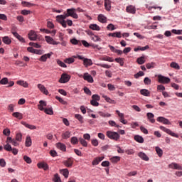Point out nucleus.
Returning <instances> with one entry per match:
<instances>
[{
	"mask_svg": "<svg viewBox=\"0 0 182 182\" xmlns=\"http://www.w3.org/2000/svg\"><path fill=\"white\" fill-rule=\"evenodd\" d=\"M52 55H53V53L44 54L39 58V60H41V62H46L48 58L50 59V56H52Z\"/></svg>",
	"mask_w": 182,
	"mask_h": 182,
	"instance_id": "nucleus-11",
	"label": "nucleus"
},
{
	"mask_svg": "<svg viewBox=\"0 0 182 182\" xmlns=\"http://www.w3.org/2000/svg\"><path fill=\"white\" fill-rule=\"evenodd\" d=\"M75 118L80 122V123H83V117L80 114H75Z\"/></svg>",
	"mask_w": 182,
	"mask_h": 182,
	"instance_id": "nucleus-41",
	"label": "nucleus"
},
{
	"mask_svg": "<svg viewBox=\"0 0 182 182\" xmlns=\"http://www.w3.org/2000/svg\"><path fill=\"white\" fill-rule=\"evenodd\" d=\"M17 85H19L20 86H23V87H28L29 84L26 82V81L23 80H18L16 82Z\"/></svg>",
	"mask_w": 182,
	"mask_h": 182,
	"instance_id": "nucleus-31",
	"label": "nucleus"
},
{
	"mask_svg": "<svg viewBox=\"0 0 182 182\" xmlns=\"http://www.w3.org/2000/svg\"><path fill=\"white\" fill-rule=\"evenodd\" d=\"M114 60L115 62H117V63H119L120 66L124 65V58H115Z\"/></svg>",
	"mask_w": 182,
	"mask_h": 182,
	"instance_id": "nucleus-38",
	"label": "nucleus"
},
{
	"mask_svg": "<svg viewBox=\"0 0 182 182\" xmlns=\"http://www.w3.org/2000/svg\"><path fill=\"white\" fill-rule=\"evenodd\" d=\"M134 139L135 141H137V143H144V139H143L140 135L134 136Z\"/></svg>",
	"mask_w": 182,
	"mask_h": 182,
	"instance_id": "nucleus-26",
	"label": "nucleus"
},
{
	"mask_svg": "<svg viewBox=\"0 0 182 182\" xmlns=\"http://www.w3.org/2000/svg\"><path fill=\"white\" fill-rule=\"evenodd\" d=\"M23 160L24 161H26V163H27L28 164H31V163H32V159H31V158L26 155H25L23 156Z\"/></svg>",
	"mask_w": 182,
	"mask_h": 182,
	"instance_id": "nucleus-52",
	"label": "nucleus"
},
{
	"mask_svg": "<svg viewBox=\"0 0 182 182\" xmlns=\"http://www.w3.org/2000/svg\"><path fill=\"white\" fill-rule=\"evenodd\" d=\"M146 117L151 123H156V119H154V114L151 112H148L146 114Z\"/></svg>",
	"mask_w": 182,
	"mask_h": 182,
	"instance_id": "nucleus-14",
	"label": "nucleus"
},
{
	"mask_svg": "<svg viewBox=\"0 0 182 182\" xmlns=\"http://www.w3.org/2000/svg\"><path fill=\"white\" fill-rule=\"evenodd\" d=\"M56 147L58 148L59 150H61L62 151H65L66 150V145L60 142L56 144Z\"/></svg>",
	"mask_w": 182,
	"mask_h": 182,
	"instance_id": "nucleus-22",
	"label": "nucleus"
},
{
	"mask_svg": "<svg viewBox=\"0 0 182 182\" xmlns=\"http://www.w3.org/2000/svg\"><path fill=\"white\" fill-rule=\"evenodd\" d=\"M55 99L56 100H58V102H60V103H61L62 105H68V102L63 100V99H62V97L59 96H55Z\"/></svg>",
	"mask_w": 182,
	"mask_h": 182,
	"instance_id": "nucleus-48",
	"label": "nucleus"
},
{
	"mask_svg": "<svg viewBox=\"0 0 182 182\" xmlns=\"http://www.w3.org/2000/svg\"><path fill=\"white\" fill-rule=\"evenodd\" d=\"M105 8L106 11H110V9H112L110 0H105Z\"/></svg>",
	"mask_w": 182,
	"mask_h": 182,
	"instance_id": "nucleus-23",
	"label": "nucleus"
},
{
	"mask_svg": "<svg viewBox=\"0 0 182 182\" xmlns=\"http://www.w3.org/2000/svg\"><path fill=\"white\" fill-rule=\"evenodd\" d=\"M155 150H156L159 157H161V156H163V150L161 149H160V147L156 146L155 148Z\"/></svg>",
	"mask_w": 182,
	"mask_h": 182,
	"instance_id": "nucleus-45",
	"label": "nucleus"
},
{
	"mask_svg": "<svg viewBox=\"0 0 182 182\" xmlns=\"http://www.w3.org/2000/svg\"><path fill=\"white\" fill-rule=\"evenodd\" d=\"M138 156L141 159V160H144V161H149V156L144 152H139L138 153Z\"/></svg>",
	"mask_w": 182,
	"mask_h": 182,
	"instance_id": "nucleus-18",
	"label": "nucleus"
},
{
	"mask_svg": "<svg viewBox=\"0 0 182 182\" xmlns=\"http://www.w3.org/2000/svg\"><path fill=\"white\" fill-rule=\"evenodd\" d=\"M16 140L17 141H21L22 140V134L21 133H18L16 135Z\"/></svg>",
	"mask_w": 182,
	"mask_h": 182,
	"instance_id": "nucleus-62",
	"label": "nucleus"
},
{
	"mask_svg": "<svg viewBox=\"0 0 182 182\" xmlns=\"http://www.w3.org/2000/svg\"><path fill=\"white\" fill-rule=\"evenodd\" d=\"M97 66H100V68H104L105 69H110V68H112V65L102 63L97 64Z\"/></svg>",
	"mask_w": 182,
	"mask_h": 182,
	"instance_id": "nucleus-51",
	"label": "nucleus"
},
{
	"mask_svg": "<svg viewBox=\"0 0 182 182\" xmlns=\"http://www.w3.org/2000/svg\"><path fill=\"white\" fill-rule=\"evenodd\" d=\"M8 83H9L8 77H4L0 80V85H8Z\"/></svg>",
	"mask_w": 182,
	"mask_h": 182,
	"instance_id": "nucleus-49",
	"label": "nucleus"
},
{
	"mask_svg": "<svg viewBox=\"0 0 182 182\" xmlns=\"http://www.w3.org/2000/svg\"><path fill=\"white\" fill-rule=\"evenodd\" d=\"M89 28L92 31H100V27L98 26L97 24H90Z\"/></svg>",
	"mask_w": 182,
	"mask_h": 182,
	"instance_id": "nucleus-37",
	"label": "nucleus"
},
{
	"mask_svg": "<svg viewBox=\"0 0 182 182\" xmlns=\"http://www.w3.org/2000/svg\"><path fill=\"white\" fill-rule=\"evenodd\" d=\"M84 80H86L88 83H93L94 82L93 77L87 73H84Z\"/></svg>",
	"mask_w": 182,
	"mask_h": 182,
	"instance_id": "nucleus-10",
	"label": "nucleus"
},
{
	"mask_svg": "<svg viewBox=\"0 0 182 182\" xmlns=\"http://www.w3.org/2000/svg\"><path fill=\"white\" fill-rule=\"evenodd\" d=\"M126 11L128 14H136V7L132 5L128 6L126 8Z\"/></svg>",
	"mask_w": 182,
	"mask_h": 182,
	"instance_id": "nucleus-13",
	"label": "nucleus"
},
{
	"mask_svg": "<svg viewBox=\"0 0 182 182\" xmlns=\"http://www.w3.org/2000/svg\"><path fill=\"white\" fill-rule=\"evenodd\" d=\"M158 82H159V83H164V84L170 83V78L163 76L161 75H158Z\"/></svg>",
	"mask_w": 182,
	"mask_h": 182,
	"instance_id": "nucleus-5",
	"label": "nucleus"
},
{
	"mask_svg": "<svg viewBox=\"0 0 182 182\" xmlns=\"http://www.w3.org/2000/svg\"><path fill=\"white\" fill-rule=\"evenodd\" d=\"M70 137V132L69 131H66L62 134V139L65 140L69 139Z\"/></svg>",
	"mask_w": 182,
	"mask_h": 182,
	"instance_id": "nucleus-36",
	"label": "nucleus"
},
{
	"mask_svg": "<svg viewBox=\"0 0 182 182\" xmlns=\"http://www.w3.org/2000/svg\"><path fill=\"white\" fill-rule=\"evenodd\" d=\"M140 76H144V73L143 71H139L138 73L134 75L135 79H139Z\"/></svg>",
	"mask_w": 182,
	"mask_h": 182,
	"instance_id": "nucleus-57",
	"label": "nucleus"
},
{
	"mask_svg": "<svg viewBox=\"0 0 182 182\" xmlns=\"http://www.w3.org/2000/svg\"><path fill=\"white\" fill-rule=\"evenodd\" d=\"M101 60H105V62H114V60L109 56L105 55L100 58Z\"/></svg>",
	"mask_w": 182,
	"mask_h": 182,
	"instance_id": "nucleus-32",
	"label": "nucleus"
},
{
	"mask_svg": "<svg viewBox=\"0 0 182 182\" xmlns=\"http://www.w3.org/2000/svg\"><path fill=\"white\" fill-rule=\"evenodd\" d=\"M70 42L73 45H78V46H82V43L80 42V41L76 38L71 39Z\"/></svg>",
	"mask_w": 182,
	"mask_h": 182,
	"instance_id": "nucleus-34",
	"label": "nucleus"
},
{
	"mask_svg": "<svg viewBox=\"0 0 182 182\" xmlns=\"http://www.w3.org/2000/svg\"><path fill=\"white\" fill-rule=\"evenodd\" d=\"M98 21H99V22H101L102 23H106V22L107 21V18H106V16H105V15L100 14L98 16Z\"/></svg>",
	"mask_w": 182,
	"mask_h": 182,
	"instance_id": "nucleus-20",
	"label": "nucleus"
},
{
	"mask_svg": "<svg viewBox=\"0 0 182 182\" xmlns=\"http://www.w3.org/2000/svg\"><path fill=\"white\" fill-rule=\"evenodd\" d=\"M144 85H151V80L150 78L146 77L144 80Z\"/></svg>",
	"mask_w": 182,
	"mask_h": 182,
	"instance_id": "nucleus-59",
	"label": "nucleus"
},
{
	"mask_svg": "<svg viewBox=\"0 0 182 182\" xmlns=\"http://www.w3.org/2000/svg\"><path fill=\"white\" fill-rule=\"evenodd\" d=\"M156 66V63H149L146 64L147 69H152Z\"/></svg>",
	"mask_w": 182,
	"mask_h": 182,
	"instance_id": "nucleus-55",
	"label": "nucleus"
},
{
	"mask_svg": "<svg viewBox=\"0 0 182 182\" xmlns=\"http://www.w3.org/2000/svg\"><path fill=\"white\" fill-rule=\"evenodd\" d=\"M12 116L16 119H18L19 120H22V119H23V114L20 112H14Z\"/></svg>",
	"mask_w": 182,
	"mask_h": 182,
	"instance_id": "nucleus-25",
	"label": "nucleus"
},
{
	"mask_svg": "<svg viewBox=\"0 0 182 182\" xmlns=\"http://www.w3.org/2000/svg\"><path fill=\"white\" fill-rule=\"evenodd\" d=\"M102 97L107 102V103H111L112 105H115L116 101L111 100L110 97H107V95H102Z\"/></svg>",
	"mask_w": 182,
	"mask_h": 182,
	"instance_id": "nucleus-27",
	"label": "nucleus"
},
{
	"mask_svg": "<svg viewBox=\"0 0 182 182\" xmlns=\"http://www.w3.org/2000/svg\"><path fill=\"white\" fill-rule=\"evenodd\" d=\"M21 124H23V126H25V127H26L27 129H30V130H36V127L35 125H31L26 122H21Z\"/></svg>",
	"mask_w": 182,
	"mask_h": 182,
	"instance_id": "nucleus-17",
	"label": "nucleus"
},
{
	"mask_svg": "<svg viewBox=\"0 0 182 182\" xmlns=\"http://www.w3.org/2000/svg\"><path fill=\"white\" fill-rule=\"evenodd\" d=\"M44 112H46V114H49L50 116H52L53 114V109L52 107L50 108H46L43 109Z\"/></svg>",
	"mask_w": 182,
	"mask_h": 182,
	"instance_id": "nucleus-39",
	"label": "nucleus"
},
{
	"mask_svg": "<svg viewBox=\"0 0 182 182\" xmlns=\"http://www.w3.org/2000/svg\"><path fill=\"white\" fill-rule=\"evenodd\" d=\"M106 136H108V138L111 140H114L115 141H118V140H120V134L115 132L107 131L106 132Z\"/></svg>",
	"mask_w": 182,
	"mask_h": 182,
	"instance_id": "nucleus-1",
	"label": "nucleus"
},
{
	"mask_svg": "<svg viewBox=\"0 0 182 182\" xmlns=\"http://www.w3.org/2000/svg\"><path fill=\"white\" fill-rule=\"evenodd\" d=\"M2 41L6 45H11V43H12V41L8 36L3 37Z\"/></svg>",
	"mask_w": 182,
	"mask_h": 182,
	"instance_id": "nucleus-30",
	"label": "nucleus"
},
{
	"mask_svg": "<svg viewBox=\"0 0 182 182\" xmlns=\"http://www.w3.org/2000/svg\"><path fill=\"white\" fill-rule=\"evenodd\" d=\"M75 12H76L75 9H67V14H68V16H72V18H74V19H77V18H79V16H77V14Z\"/></svg>",
	"mask_w": 182,
	"mask_h": 182,
	"instance_id": "nucleus-4",
	"label": "nucleus"
},
{
	"mask_svg": "<svg viewBox=\"0 0 182 182\" xmlns=\"http://www.w3.org/2000/svg\"><path fill=\"white\" fill-rule=\"evenodd\" d=\"M159 129L164 132L165 133H167V134L172 136V137H176V139H178V134L171 132L169 129H167L163 126H160Z\"/></svg>",
	"mask_w": 182,
	"mask_h": 182,
	"instance_id": "nucleus-2",
	"label": "nucleus"
},
{
	"mask_svg": "<svg viewBox=\"0 0 182 182\" xmlns=\"http://www.w3.org/2000/svg\"><path fill=\"white\" fill-rule=\"evenodd\" d=\"M14 36H15V38H16L17 39H18V41H20V42H25V38H23L22 36H21V35H18V33H14Z\"/></svg>",
	"mask_w": 182,
	"mask_h": 182,
	"instance_id": "nucleus-43",
	"label": "nucleus"
},
{
	"mask_svg": "<svg viewBox=\"0 0 182 182\" xmlns=\"http://www.w3.org/2000/svg\"><path fill=\"white\" fill-rule=\"evenodd\" d=\"M92 100H95L97 102H99V100H100V96H99L97 95H93L92 96Z\"/></svg>",
	"mask_w": 182,
	"mask_h": 182,
	"instance_id": "nucleus-64",
	"label": "nucleus"
},
{
	"mask_svg": "<svg viewBox=\"0 0 182 182\" xmlns=\"http://www.w3.org/2000/svg\"><path fill=\"white\" fill-rule=\"evenodd\" d=\"M108 36H112V38H122V32L118 31V32H114V33H109L108 34Z\"/></svg>",
	"mask_w": 182,
	"mask_h": 182,
	"instance_id": "nucleus-16",
	"label": "nucleus"
},
{
	"mask_svg": "<svg viewBox=\"0 0 182 182\" xmlns=\"http://www.w3.org/2000/svg\"><path fill=\"white\" fill-rule=\"evenodd\" d=\"M54 182H62V180H60V177L59 176V174L55 173L54 175V178L53 179Z\"/></svg>",
	"mask_w": 182,
	"mask_h": 182,
	"instance_id": "nucleus-50",
	"label": "nucleus"
},
{
	"mask_svg": "<svg viewBox=\"0 0 182 182\" xmlns=\"http://www.w3.org/2000/svg\"><path fill=\"white\" fill-rule=\"evenodd\" d=\"M108 123H109V126H111L112 127H117V128L122 127L119 125H118L117 124H116V122L112 121V120L109 121Z\"/></svg>",
	"mask_w": 182,
	"mask_h": 182,
	"instance_id": "nucleus-46",
	"label": "nucleus"
},
{
	"mask_svg": "<svg viewBox=\"0 0 182 182\" xmlns=\"http://www.w3.org/2000/svg\"><path fill=\"white\" fill-rule=\"evenodd\" d=\"M171 68H173V69H176L177 70H180V65L176 62H172L170 64Z\"/></svg>",
	"mask_w": 182,
	"mask_h": 182,
	"instance_id": "nucleus-42",
	"label": "nucleus"
},
{
	"mask_svg": "<svg viewBox=\"0 0 182 182\" xmlns=\"http://www.w3.org/2000/svg\"><path fill=\"white\" fill-rule=\"evenodd\" d=\"M172 33H174L175 35H182V30H176L173 29L171 31Z\"/></svg>",
	"mask_w": 182,
	"mask_h": 182,
	"instance_id": "nucleus-60",
	"label": "nucleus"
},
{
	"mask_svg": "<svg viewBox=\"0 0 182 182\" xmlns=\"http://www.w3.org/2000/svg\"><path fill=\"white\" fill-rule=\"evenodd\" d=\"M70 141L72 144H77V143H79V139H77V137L73 136L71 138Z\"/></svg>",
	"mask_w": 182,
	"mask_h": 182,
	"instance_id": "nucleus-53",
	"label": "nucleus"
},
{
	"mask_svg": "<svg viewBox=\"0 0 182 182\" xmlns=\"http://www.w3.org/2000/svg\"><path fill=\"white\" fill-rule=\"evenodd\" d=\"M112 163H119L120 161V156H113L110 159Z\"/></svg>",
	"mask_w": 182,
	"mask_h": 182,
	"instance_id": "nucleus-44",
	"label": "nucleus"
},
{
	"mask_svg": "<svg viewBox=\"0 0 182 182\" xmlns=\"http://www.w3.org/2000/svg\"><path fill=\"white\" fill-rule=\"evenodd\" d=\"M57 64L59 65L61 68H68L66 64L61 61L60 60H57Z\"/></svg>",
	"mask_w": 182,
	"mask_h": 182,
	"instance_id": "nucleus-54",
	"label": "nucleus"
},
{
	"mask_svg": "<svg viewBox=\"0 0 182 182\" xmlns=\"http://www.w3.org/2000/svg\"><path fill=\"white\" fill-rule=\"evenodd\" d=\"M25 144L26 147H31L32 146V139L30 136H26Z\"/></svg>",
	"mask_w": 182,
	"mask_h": 182,
	"instance_id": "nucleus-21",
	"label": "nucleus"
},
{
	"mask_svg": "<svg viewBox=\"0 0 182 182\" xmlns=\"http://www.w3.org/2000/svg\"><path fill=\"white\" fill-rule=\"evenodd\" d=\"M65 63H68V65H70V63H73L75 62V56L66 58L64 60Z\"/></svg>",
	"mask_w": 182,
	"mask_h": 182,
	"instance_id": "nucleus-40",
	"label": "nucleus"
},
{
	"mask_svg": "<svg viewBox=\"0 0 182 182\" xmlns=\"http://www.w3.org/2000/svg\"><path fill=\"white\" fill-rule=\"evenodd\" d=\"M45 38L47 43H50V45H59V43H60V42L55 41L50 36H46Z\"/></svg>",
	"mask_w": 182,
	"mask_h": 182,
	"instance_id": "nucleus-9",
	"label": "nucleus"
},
{
	"mask_svg": "<svg viewBox=\"0 0 182 182\" xmlns=\"http://www.w3.org/2000/svg\"><path fill=\"white\" fill-rule=\"evenodd\" d=\"M63 164L65 167H72L73 166V160L70 158H68L67 160L63 161Z\"/></svg>",
	"mask_w": 182,
	"mask_h": 182,
	"instance_id": "nucleus-12",
	"label": "nucleus"
},
{
	"mask_svg": "<svg viewBox=\"0 0 182 182\" xmlns=\"http://www.w3.org/2000/svg\"><path fill=\"white\" fill-rule=\"evenodd\" d=\"M30 46H33V48H36L37 49L41 48V45L33 43V42H30L29 43Z\"/></svg>",
	"mask_w": 182,
	"mask_h": 182,
	"instance_id": "nucleus-56",
	"label": "nucleus"
},
{
	"mask_svg": "<svg viewBox=\"0 0 182 182\" xmlns=\"http://www.w3.org/2000/svg\"><path fill=\"white\" fill-rule=\"evenodd\" d=\"M136 62L139 65H143L146 63V57L141 56L136 59Z\"/></svg>",
	"mask_w": 182,
	"mask_h": 182,
	"instance_id": "nucleus-29",
	"label": "nucleus"
},
{
	"mask_svg": "<svg viewBox=\"0 0 182 182\" xmlns=\"http://www.w3.org/2000/svg\"><path fill=\"white\" fill-rule=\"evenodd\" d=\"M39 103L40 104L38 105L39 110L43 111L45 109L44 107H46V102L43 100H41Z\"/></svg>",
	"mask_w": 182,
	"mask_h": 182,
	"instance_id": "nucleus-24",
	"label": "nucleus"
},
{
	"mask_svg": "<svg viewBox=\"0 0 182 182\" xmlns=\"http://www.w3.org/2000/svg\"><path fill=\"white\" fill-rule=\"evenodd\" d=\"M56 18L58 19V21H65L66 18H69V15L67 13L65 15H58L56 16Z\"/></svg>",
	"mask_w": 182,
	"mask_h": 182,
	"instance_id": "nucleus-33",
	"label": "nucleus"
},
{
	"mask_svg": "<svg viewBox=\"0 0 182 182\" xmlns=\"http://www.w3.org/2000/svg\"><path fill=\"white\" fill-rule=\"evenodd\" d=\"M107 29H108V31H114V29H116V28H114V25L109 23L107 26Z\"/></svg>",
	"mask_w": 182,
	"mask_h": 182,
	"instance_id": "nucleus-63",
	"label": "nucleus"
},
{
	"mask_svg": "<svg viewBox=\"0 0 182 182\" xmlns=\"http://www.w3.org/2000/svg\"><path fill=\"white\" fill-rule=\"evenodd\" d=\"M140 93L143 96H146V97L150 96V91H149L148 90H146V89L141 90Z\"/></svg>",
	"mask_w": 182,
	"mask_h": 182,
	"instance_id": "nucleus-35",
	"label": "nucleus"
},
{
	"mask_svg": "<svg viewBox=\"0 0 182 182\" xmlns=\"http://www.w3.org/2000/svg\"><path fill=\"white\" fill-rule=\"evenodd\" d=\"M83 65L85 68H89V66H92V65H93V62L90 59L85 58L84 59Z\"/></svg>",
	"mask_w": 182,
	"mask_h": 182,
	"instance_id": "nucleus-15",
	"label": "nucleus"
},
{
	"mask_svg": "<svg viewBox=\"0 0 182 182\" xmlns=\"http://www.w3.org/2000/svg\"><path fill=\"white\" fill-rule=\"evenodd\" d=\"M37 87H38V89H39V90L41 92V93H43V95H49V91H48L46 90V87H44L43 85L38 84Z\"/></svg>",
	"mask_w": 182,
	"mask_h": 182,
	"instance_id": "nucleus-8",
	"label": "nucleus"
},
{
	"mask_svg": "<svg viewBox=\"0 0 182 182\" xmlns=\"http://www.w3.org/2000/svg\"><path fill=\"white\" fill-rule=\"evenodd\" d=\"M3 134H4V136H9L11 134V130H9V129H8V128L4 129Z\"/></svg>",
	"mask_w": 182,
	"mask_h": 182,
	"instance_id": "nucleus-61",
	"label": "nucleus"
},
{
	"mask_svg": "<svg viewBox=\"0 0 182 182\" xmlns=\"http://www.w3.org/2000/svg\"><path fill=\"white\" fill-rule=\"evenodd\" d=\"M4 149H6V151H12V146H11V144H7L4 145Z\"/></svg>",
	"mask_w": 182,
	"mask_h": 182,
	"instance_id": "nucleus-58",
	"label": "nucleus"
},
{
	"mask_svg": "<svg viewBox=\"0 0 182 182\" xmlns=\"http://www.w3.org/2000/svg\"><path fill=\"white\" fill-rule=\"evenodd\" d=\"M38 168H43V170H48L49 169V166H48V164L46 163H38L37 164Z\"/></svg>",
	"mask_w": 182,
	"mask_h": 182,
	"instance_id": "nucleus-19",
	"label": "nucleus"
},
{
	"mask_svg": "<svg viewBox=\"0 0 182 182\" xmlns=\"http://www.w3.org/2000/svg\"><path fill=\"white\" fill-rule=\"evenodd\" d=\"M156 120L159 123H163V124H171V122L167 118H164V117H159Z\"/></svg>",
	"mask_w": 182,
	"mask_h": 182,
	"instance_id": "nucleus-7",
	"label": "nucleus"
},
{
	"mask_svg": "<svg viewBox=\"0 0 182 182\" xmlns=\"http://www.w3.org/2000/svg\"><path fill=\"white\" fill-rule=\"evenodd\" d=\"M79 141H80V144H82V146H83L84 147H87V141H86V140H85V139L80 138Z\"/></svg>",
	"mask_w": 182,
	"mask_h": 182,
	"instance_id": "nucleus-47",
	"label": "nucleus"
},
{
	"mask_svg": "<svg viewBox=\"0 0 182 182\" xmlns=\"http://www.w3.org/2000/svg\"><path fill=\"white\" fill-rule=\"evenodd\" d=\"M60 172L61 174H63V176H64L65 178H68V177H69V170H68V168L61 169Z\"/></svg>",
	"mask_w": 182,
	"mask_h": 182,
	"instance_id": "nucleus-28",
	"label": "nucleus"
},
{
	"mask_svg": "<svg viewBox=\"0 0 182 182\" xmlns=\"http://www.w3.org/2000/svg\"><path fill=\"white\" fill-rule=\"evenodd\" d=\"M69 80H70V75L68 74H62L58 82L59 83H68Z\"/></svg>",
	"mask_w": 182,
	"mask_h": 182,
	"instance_id": "nucleus-3",
	"label": "nucleus"
},
{
	"mask_svg": "<svg viewBox=\"0 0 182 182\" xmlns=\"http://www.w3.org/2000/svg\"><path fill=\"white\" fill-rule=\"evenodd\" d=\"M28 38L30 41H36L38 35H36V32H35V31L31 30L28 34Z\"/></svg>",
	"mask_w": 182,
	"mask_h": 182,
	"instance_id": "nucleus-6",
	"label": "nucleus"
}]
</instances>
